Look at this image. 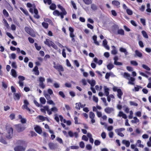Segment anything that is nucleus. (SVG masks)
<instances>
[{"instance_id": "f257e3e1", "label": "nucleus", "mask_w": 151, "mask_h": 151, "mask_svg": "<svg viewBox=\"0 0 151 151\" xmlns=\"http://www.w3.org/2000/svg\"><path fill=\"white\" fill-rule=\"evenodd\" d=\"M58 7L62 11V12H60L58 10H55L53 12V14L55 16H60L61 18L63 19L64 18V16L66 15L67 12L65 8L60 4L58 5Z\"/></svg>"}, {"instance_id": "f03ea898", "label": "nucleus", "mask_w": 151, "mask_h": 151, "mask_svg": "<svg viewBox=\"0 0 151 151\" xmlns=\"http://www.w3.org/2000/svg\"><path fill=\"white\" fill-rule=\"evenodd\" d=\"M27 6L28 8L32 7L34 9V12L35 14L34 15V17L37 19H38L40 18V16L38 14V12L37 9L36 8V5L35 4H32L30 3H28L27 4Z\"/></svg>"}, {"instance_id": "7ed1b4c3", "label": "nucleus", "mask_w": 151, "mask_h": 151, "mask_svg": "<svg viewBox=\"0 0 151 151\" xmlns=\"http://www.w3.org/2000/svg\"><path fill=\"white\" fill-rule=\"evenodd\" d=\"M6 129L7 130V134L6 136V138L9 139L12 137L13 134V129L9 125L6 126Z\"/></svg>"}, {"instance_id": "20e7f679", "label": "nucleus", "mask_w": 151, "mask_h": 151, "mask_svg": "<svg viewBox=\"0 0 151 151\" xmlns=\"http://www.w3.org/2000/svg\"><path fill=\"white\" fill-rule=\"evenodd\" d=\"M24 104L22 106V108L23 110L26 109L28 111L30 114H32L34 112V111L32 110L28 107V105L29 103L27 100H24Z\"/></svg>"}, {"instance_id": "39448f33", "label": "nucleus", "mask_w": 151, "mask_h": 151, "mask_svg": "<svg viewBox=\"0 0 151 151\" xmlns=\"http://www.w3.org/2000/svg\"><path fill=\"white\" fill-rule=\"evenodd\" d=\"M45 81V79L44 77H40L38 78V81L39 83V86L42 89H44L45 87V85L44 83Z\"/></svg>"}, {"instance_id": "423d86ee", "label": "nucleus", "mask_w": 151, "mask_h": 151, "mask_svg": "<svg viewBox=\"0 0 151 151\" xmlns=\"http://www.w3.org/2000/svg\"><path fill=\"white\" fill-rule=\"evenodd\" d=\"M69 30L70 32V36L71 38V41L73 42H75L76 41V40L74 38L75 37V35L74 34V29L73 28L69 27Z\"/></svg>"}, {"instance_id": "0eeeda50", "label": "nucleus", "mask_w": 151, "mask_h": 151, "mask_svg": "<svg viewBox=\"0 0 151 151\" xmlns=\"http://www.w3.org/2000/svg\"><path fill=\"white\" fill-rule=\"evenodd\" d=\"M15 126L16 130L18 132H20L23 131L25 128L24 125L21 124L15 125Z\"/></svg>"}, {"instance_id": "6e6552de", "label": "nucleus", "mask_w": 151, "mask_h": 151, "mask_svg": "<svg viewBox=\"0 0 151 151\" xmlns=\"http://www.w3.org/2000/svg\"><path fill=\"white\" fill-rule=\"evenodd\" d=\"M40 111L44 114H46V111H47L48 114L49 115H50L52 114V112H51V111H50V109H49V106H44L43 108H41L40 109Z\"/></svg>"}, {"instance_id": "1a4fd4ad", "label": "nucleus", "mask_w": 151, "mask_h": 151, "mask_svg": "<svg viewBox=\"0 0 151 151\" xmlns=\"http://www.w3.org/2000/svg\"><path fill=\"white\" fill-rule=\"evenodd\" d=\"M125 130V129L124 128L117 129L115 130V132L119 136L121 137H123L124 135L121 132Z\"/></svg>"}, {"instance_id": "9d476101", "label": "nucleus", "mask_w": 151, "mask_h": 151, "mask_svg": "<svg viewBox=\"0 0 151 151\" xmlns=\"http://www.w3.org/2000/svg\"><path fill=\"white\" fill-rule=\"evenodd\" d=\"M18 78L19 79L18 83L19 84L20 86L23 87L24 86V83L23 81L25 80V77L23 76H19L18 77Z\"/></svg>"}, {"instance_id": "9b49d317", "label": "nucleus", "mask_w": 151, "mask_h": 151, "mask_svg": "<svg viewBox=\"0 0 151 151\" xmlns=\"http://www.w3.org/2000/svg\"><path fill=\"white\" fill-rule=\"evenodd\" d=\"M53 64L54 65L53 67L57 70L59 72H63L64 71V69L62 65H56L55 63V62H54Z\"/></svg>"}, {"instance_id": "f8f14e48", "label": "nucleus", "mask_w": 151, "mask_h": 151, "mask_svg": "<svg viewBox=\"0 0 151 151\" xmlns=\"http://www.w3.org/2000/svg\"><path fill=\"white\" fill-rule=\"evenodd\" d=\"M26 146L23 147L21 145H18L16 146L14 148L15 151H25Z\"/></svg>"}, {"instance_id": "ddd939ff", "label": "nucleus", "mask_w": 151, "mask_h": 151, "mask_svg": "<svg viewBox=\"0 0 151 151\" xmlns=\"http://www.w3.org/2000/svg\"><path fill=\"white\" fill-rule=\"evenodd\" d=\"M4 134L0 132V142L4 144H7V143L5 140L3 138Z\"/></svg>"}, {"instance_id": "4468645a", "label": "nucleus", "mask_w": 151, "mask_h": 151, "mask_svg": "<svg viewBox=\"0 0 151 151\" xmlns=\"http://www.w3.org/2000/svg\"><path fill=\"white\" fill-rule=\"evenodd\" d=\"M34 129L35 131L39 134H40L42 133V129L40 126H37L35 127Z\"/></svg>"}, {"instance_id": "2eb2a0df", "label": "nucleus", "mask_w": 151, "mask_h": 151, "mask_svg": "<svg viewBox=\"0 0 151 151\" xmlns=\"http://www.w3.org/2000/svg\"><path fill=\"white\" fill-rule=\"evenodd\" d=\"M52 41L48 39H46L44 42L45 44L47 45L48 47H50V45Z\"/></svg>"}, {"instance_id": "dca6fc26", "label": "nucleus", "mask_w": 151, "mask_h": 151, "mask_svg": "<svg viewBox=\"0 0 151 151\" xmlns=\"http://www.w3.org/2000/svg\"><path fill=\"white\" fill-rule=\"evenodd\" d=\"M117 96L118 97L119 99H122V96L123 95V93L122 91L120 89H118V91H117Z\"/></svg>"}, {"instance_id": "f3484780", "label": "nucleus", "mask_w": 151, "mask_h": 151, "mask_svg": "<svg viewBox=\"0 0 151 151\" xmlns=\"http://www.w3.org/2000/svg\"><path fill=\"white\" fill-rule=\"evenodd\" d=\"M38 117L39 119L41 120V121L43 122L45 121V120L47 121H48L49 120L48 119L47 117H44L42 115H39L38 116Z\"/></svg>"}, {"instance_id": "a211bd4d", "label": "nucleus", "mask_w": 151, "mask_h": 151, "mask_svg": "<svg viewBox=\"0 0 151 151\" xmlns=\"http://www.w3.org/2000/svg\"><path fill=\"white\" fill-rule=\"evenodd\" d=\"M48 146L50 148L51 150H54L56 148L55 145L52 142L49 143Z\"/></svg>"}, {"instance_id": "6ab92c4d", "label": "nucleus", "mask_w": 151, "mask_h": 151, "mask_svg": "<svg viewBox=\"0 0 151 151\" xmlns=\"http://www.w3.org/2000/svg\"><path fill=\"white\" fill-rule=\"evenodd\" d=\"M104 111L107 114H110L113 111V109L111 108L107 107L105 109Z\"/></svg>"}, {"instance_id": "aec40b11", "label": "nucleus", "mask_w": 151, "mask_h": 151, "mask_svg": "<svg viewBox=\"0 0 151 151\" xmlns=\"http://www.w3.org/2000/svg\"><path fill=\"white\" fill-rule=\"evenodd\" d=\"M21 95L20 93H14V97L15 100H19L20 99Z\"/></svg>"}, {"instance_id": "412c9836", "label": "nucleus", "mask_w": 151, "mask_h": 151, "mask_svg": "<svg viewBox=\"0 0 151 151\" xmlns=\"http://www.w3.org/2000/svg\"><path fill=\"white\" fill-rule=\"evenodd\" d=\"M135 56H137L139 58H141L142 56V53L139 51L138 50H136L135 51Z\"/></svg>"}, {"instance_id": "4be33fe9", "label": "nucleus", "mask_w": 151, "mask_h": 151, "mask_svg": "<svg viewBox=\"0 0 151 151\" xmlns=\"http://www.w3.org/2000/svg\"><path fill=\"white\" fill-rule=\"evenodd\" d=\"M24 30L27 33L32 35H31L32 30L31 28L28 27H25L24 28Z\"/></svg>"}, {"instance_id": "5701e85b", "label": "nucleus", "mask_w": 151, "mask_h": 151, "mask_svg": "<svg viewBox=\"0 0 151 151\" xmlns=\"http://www.w3.org/2000/svg\"><path fill=\"white\" fill-rule=\"evenodd\" d=\"M93 40L94 41V43L97 45H99V44L98 41L97 40V37L96 35H93L92 37Z\"/></svg>"}, {"instance_id": "b1692460", "label": "nucleus", "mask_w": 151, "mask_h": 151, "mask_svg": "<svg viewBox=\"0 0 151 151\" xmlns=\"http://www.w3.org/2000/svg\"><path fill=\"white\" fill-rule=\"evenodd\" d=\"M33 70L35 72V74L36 75H38L39 74V72L38 70V68L37 66H35L33 68Z\"/></svg>"}, {"instance_id": "393cba45", "label": "nucleus", "mask_w": 151, "mask_h": 151, "mask_svg": "<svg viewBox=\"0 0 151 151\" xmlns=\"http://www.w3.org/2000/svg\"><path fill=\"white\" fill-rule=\"evenodd\" d=\"M18 118L19 119H21V122L22 124L25 123L26 122V119L25 118H22V116L21 115H19Z\"/></svg>"}, {"instance_id": "a878e982", "label": "nucleus", "mask_w": 151, "mask_h": 151, "mask_svg": "<svg viewBox=\"0 0 151 151\" xmlns=\"http://www.w3.org/2000/svg\"><path fill=\"white\" fill-rule=\"evenodd\" d=\"M88 82L91 85V87H93L96 84L95 81L94 80L89 81Z\"/></svg>"}, {"instance_id": "bb28decb", "label": "nucleus", "mask_w": 151, "mask_h": 151, "mask_svg": "<svg viewBox=\"0 0 151 151\" xmlns=\"http://www.w3.org/2000/svg\"><path fill=\"white\" fill-rule=\"evenodd\" d=\"M3 22L4 24V26L6 27L7 29H9V25L6 20L5 19H3Z\"/></svg>"}, {"instance_id": "cd10ccee", "label": "nucleus", "mask_w": 151, "mask_h": 151, "mask_svg": "<svg viewBox=\"0 0 151 151\" xmlns=\"http://www.w3.org/2000/svg\"><path fill=\"white\" fill-rule=\"evenodd\" d=\"M134 81L135 78L133 77H131L130 78V81H129L128 82V84L132 85H134V83L133 82Z\"/></svg>"}, {"instance_id": "c85d7f7f", "label": "nucleus", "mask_w": 151, "mask_h": 151, "mask_svg": "<svg viewBox=\"0 0 151 151\" xmlns=\"http://www.w3.org/2000/svg\"><path fill=\"white\" fill-rule=\"evenodd\" d=\"M112 48L113 49L111 51V54L114 55L116 54L117 53V51L115 47L114 46H113Z\"/></svg>"}, {"instance_id": "c756f323", "label": "nucleus", "mask_w": 151, "mask_h": 151, "mask_svg": "<svg viewBox=\"0 0 151 151\" xmlns=\"http://www.w3.org/2000/svg\"><path fill=\"white\" fill-rule=\"evenodd\" d=\"M112 4L115 6H118L120 4V2L117 0H114L112 1Z\"/></svg>"}, {"instance_id": "7c9ffc66", "label": "nucleus", "mask_w": 151, "mask_h": 151, "mask_svg": "<svg viewBox=\"0 0 151 151\" xmlns=\"http://www.w3.org/2000/svg\"><path fill=\"white\" fill-rule=\"evenodd\" d=\"M11 75L14 77L17 76V74L15 70L14 69H12L11 70Z\"/></svg>"}, {"instance_id": "2f4dec72", "label": "nucleus", "mask_w": 151, "mask_h": 151, "mask_svg": "<svg viewBox=\"0 0 151 151\" xmlns=\"http://www.w3.org/2000/svg\"><path fill=\"white\" fill-rule=\"evenodd\" d=\"M20 9L26 16H29V13L26 10L24 9L23 8L21 7L20 8Z\"/></svg>"}, {"instance_id": "473e14b6", "label": "nucleus", "mask_w": 151, "mask_h": 151, "mask_svg": "<svg viewBox=\"0 0 151 151\" xmlns=\"http://www.w3.org/2000/svg\"><path fill=\"white\" fill-rule=\"evenodd\" d=\"M122 143L124 144H125L126 147H129L130 145V142L128 141L125 140H123L122 141Z\"/></svg>"}, {"instance_id": "72a5a7b5", "label": "nucleus", "mask_w": 151, "mask_h": 151, "mask_svg": "<svg viewBox=\"0 0 151 151\" xmlns=\"http://www.w3.org/2000/svg\"><path fill=\"white\" fill-rule=\"evenodd\" d=\"M117 33L118 34H119L121 35H124V31L122 29H119L117 31Z\"/></svg>"}, {"instance_id": "f704fd0d", "label": "nucleus", "mask_w": 151, "mask_h": 151, "mask_svg": "<svg viewBox=\"0 0 151 151\" xmlns=\"http://www.w3.org/2000/svg\"><path fill=\"white\" fill-rule=\"evenodd\" d=\"M50 111L52 112V111L55 113L56 112L58 111V109L55 106H54L52 108L50 109Z\"/></svg>"}, {"instance_id": "c9c22d12", "label": "nucleus", "mask_w": 151, "mask_h": 151, "mask_svg": "<svg viewBox=\"0 0 151 151\" xmlns=\"http://www.w3.org/2000/svg\"><path fill=\"white\" fill-rule=\"evenodd\" d=\"M3 13L4 15L6 17H8L9 16V14L8 12L5 9H3Z\"/></svg>"}, {"instance_id": "e433bc0d", "label": "nucleus", "mask_w": 151, "mask_h": 151, "mask_svg": "<svg viewBox=\"0 0 151 151\" xmlns=\"http://www.w3.org/2000/svg\"><path fill=\"white\" fill-rule=\"evenodd\" d=\"M56 7V5L52 3L50 6V9L53 10H55Z\"/></svg>"}, {"instance_id": "4c0bfd02", "label": "nucleus", "mask_w": 151, "mask_h": 151, "mask_svg": "<svg viewBox=\"0 0 151 151\" xmlns=\"http://www.w3.org/2000/svg\"><path fill=\"white\" fill-rule=\"evenodd\" d=\"M81 104L80 103H77L76 104L75 108L78 110H79L80 109V107L81 106Z\"/></svg>"}, {"instance_id": "58836bf2", "label": "nucleus", "mask_w": 151, "mask_h": 151, "mask_svg": "<svg viewBox=\"0 0 151 151\" xmlns=\"http://www.w3.org/2000/svg\"><path fill=\"white\" fill-rule=\"evenodd\" d=\"M142 33L143 35V37L146 38H148V35H147L146 32L144 31L143 30L142 31Z\"/></svg>"}, {"instance_id": "ea45409f", "label": "nucleus", "mask_w": 151, "mask_h": 151, "mask_svg": "<svg viewBox=\"0 0 151 151\" xmlns=\"http://www.w3.org/2000/svg\"><path fill=\"white\" fill-rule=\"evenodd\" d=\"M124 77L125 78H127L128 80H129V78L130 77V75L128 73L125 72L124 74Z\"/></svg>"}, {"instance_id": "a19ab883", "label": "nucleus", "mask_w": 151, "mask_h": 151, "mask_svg": "<svg viewBox=\"0 0 151 151\" xmlns=\"http://www.w3.org/2000/svg\"><path fill=\"white\" fill-rule=\"evenodd\" d=\"M91 8L94 11L96 10L97 9L96 6L94 4H91Z\"/></svg>"}, {"instance_id": "79ce46f5", "label": "nucleus", "mask_w": 151, "mask_h": 151, "mask_svg": "<svg viewBox=\"0 0 151 151\" xmlns=\"http://www.w3.org/2000/svg\"><path fill=\"white\" fill-rule=\"evenodd\" d=\"M40 101L41 103L42 104H44L46 103V100L44 97H40Z\"/></svg>"}, {"instance_id": "37998d69", "label": "nucleus", "mask_w": 151, "mask_h": 151, "mask_svg": "<svg viewBox=\"0 0 151 151\" xmlns=\"http://www.w3.org/2000/svg\"><path fill=\"white\" fill-rule=\"evenodd\" d=\"M85 4L87 5H89L92 3L91 0H83Z\"/></svg>"}, {"instance_id": "c03bdc74", "label": "nucleus", "mask_w": 151, "mask_h": 151, "mask_svg": "<svg viewBox=\"0 0 151 151\" xmlns=\"http://www.w3.org/2000/svg\"><path fill=\"white\" fill-rule=\"evenodd\" d=\"M55 50H57L58 49L57 46L52 41L50 45Z\"/></svg>"}, {"instance_id": "a18cd8bd", "label": "nucleus", "mask_w": 151, "mask_h": 151, "mask_svg": "<svg viewBox=\"0 0 151 151\" xmlns=\"http://www.w3.org/2000/svg\"><path fill=\"white\" fill-rule=\"evenodd\" d=\"M142 66L143 68L147 70L150 71V68L145 65L143 64Z\"/></svg>"}, {"instance_id": "49530a36", "label": "nucleus", "mask_w": 151, "mask_h": 151, "mask_svg": "<svg viewBox=\"0 0 151 151\" xmlns=\"http://www.w3.org/2000/svg\"><path fill=\"white\" fill-rule=\"evenodd\" d=\"M109 89L108 88H106L105 87L104 88L105 93L106 96H108L109 95Z\"/></svg>"}, {"instance_id": "de8ad7c7", "label": "nucleus", "mask_w": 151, "mask_h": 151, "mask_svg": "<svg viewBox=\"0 0 151 151\" xmlns=\"http://www.w3.org/2000/svg\"><path fill=\"white\" fill-rule=\"evenodd\" d=\"M17 144L22 145L24 144L25 142L22 140H18L17 141Z\"/></svg>"}, {"instance_id": "09e8293b", "label": "nucleus", "mask_w": 151, "mask_h": 151, "mask_svg": "<svg viewBox=\"0 0 151 151\" xmlns=\"http://www.w3.org/2000/svg\"><path fill=\"white\" fill-rule=\"evenodd\" d=\"M42 25L45 29L47 28L48 27V24L45 22H43L42 23Z\"/></svg>"}, {"instance_id": "8fccbe9b", "label": "nucleus", "mask_w": 151, "mask_h": 151, "mask_svg": "<svg viewBox=\"0 0 151 151\" xmlns=\"http://www.w3.org/2000/svg\"><path fill=\"white\" fill-rule=\"evenodd\" d=\"M114 67V65L111 64H109L107 65V68L109 70H111Z\"/></svg>"}, {"instance_id": "3c124183", "label": "nucleus", "mask_w": 151, "mask_h": 151, "mask_svg": "<svg viewBox=\"0 0 151 151\" xmlns=\"http://www.w3.org/2000/svg\"><path fill=\"white\" fill-rule=\"evenodd\" d=\"M95 115L92 112H89V117L90 118H94Z\"/></svg>"}, {"instance_id": "603ef678", "label": "nucleus", "mask_w": 151, "mask_h": 151, "mask_svg": "<svg viewBox=\"0 0 151 151\" xmlns=\"http://www.w3.org/2000/svg\"><path fill=\"white\" fill-rule=\"evenodd\" d=\"M131 64L134 66H137L138 65L137 63L135 61L132 60L130 61Z\"/></svg>"}, {"instance_id": "864d4df0", "label": "nucleus", "mask_w": 151, "mask_h": 151, "mask_svg": "<svg viewBox=\"0 0 151 151\" xmlns=\"http://www.w3.org/2000/svg\"><path fill=\"white\" fill-rule=\"evenodd\" d=\"M34 45L35 47L37 50H40L41 47L40 46H38L37 43H35Z\"/></svg>"}, {"instance_id": "5fc2aeb1", "label": "nucleus", "mask_w": 151, "mask_h": 151, "mask_svg": "<svg viewBox=\"0 0 151 151\" xmlns=\"http://www.w3.org/2000/svg\"><path fill=\"white\" fill-rule=\"evenodd\" d=\"M126 11L127 14L129 15H131L133 14L132 11L129 9H127L126 10Z\"/></svg>"}, {"instance_id": "6e6d98bb", "label": "nucleus", "mask_w": 151, "mask_h": 151, "mask_svg": "<svg viewBox=\"0 0 151 151\" xmlns=\"http://www.w3.org/2000/svg\"><path fill=\"white\" fill-rule=\"evenodd\" d=\"M101 144V142L98 140H95L94 141V144L96 146L99 145Z\"/></svg>"}, {"instance_id": "4d7b16f0", "label": "nucleus", "mask_w": 151, "mask_h": 151, "mask_svg": "<svg viewBox=\"0 0 151 151\" xmlns=\"http://www.w3.org/2000/svg\"><path fill=\"white\" fill-rule=\"evenodd\" d=\"M79 146L81 148H83L85 147V144L84 142L83 141L79 143Z\"/></svg>"}, {"instance_id": "13d9d810", "label": "nucleus", "mask_w": 151, "mask_h": 151, "mask_svg": "<svg viewBox=\"0 0 151 151\" xmlns=\"http://www.w3.org/2000/svg\"><path fill=\"white\" fill-rule=\"evenodd\" d=\"M56 140L60 144H62L63 143V141L62 139L59 137H57Z\"/></svg>"}, {"instance_id": "bf43d9fd", "label": "nucleus", "mask_w": 151, "mask_h": 151, "mask_svg": "<svg viewBox=\"0 0 151 151\" xmlns=\"http://www.w3.org/2000/svg\"><path fill=\"white\" fill-rule=\"evenodd\" d=\"M95 87L96 90L97 91H101L102 88V87L101 86L99 87L98 85H96Z\"/></svg>"}, {"instance_id": "052dcab7", "label": "nucleus", "mask_w": 151, "mask_h": 151, "mask_svg": "<svg viewBox=\"0 0 151 151\" xmlns=\"http://www.w3.org/2000/svg\"><path fill=\"white\" fill-rule=\"evenodd\" d=\"M131 106H138V104L134 101H130L129 102Z\"/></svg>"}, {"instance_id": "680f3d73", "label": "nucleus", "mask_w": 151, "mask_h": 151, "mask_svg": "<svg viewBox=\"0 0 151 151\" xmlns=\"http://www.w3.org/2000/svg\"><path fill=\"white\" fill-rule=\"evenodd\" d=\"M59 94L63 98H65V96L63 93V92L62 91H60L59 92Z\"/></svg>"}, {"instance_id": "e2e57ef3", "label": "nucleus", "mask_w": 151, "mask_h": 151, "mask_svg": "<svg viewBox=\"0 0 151 151\" xmlns=\"http://www.w3.org/2000/svg\"><path fill=\"white\" fill-rule=\"evenodd\" d=\"M9 117L11 120H13L15 118V114L14 113L11 114L9 116Z\"/></svg>"}, {"instance_id": "0e129e2a", "label": "nucleus", "mask_w": 151, "mask_h": 151, "mask_svg": "<svg viewBox=\"0 0 151 151\" xmlns=\"http://www.w3.org/2000/svg\"><path fill=\"white\" fill-rule=\"evenodd\" d=\"M137 86V87H135L134 88L135 91H138L140 88H142V87L139 86Z\"/></svg>"}, {"instance_id": "69168bd1", "label": "nucleus", "mask_w": 151, "mask_h": 151, "mask_svg": "<svg viewBox=\"0 0 151 151\" xmlns=\"http://www.w3.org/2000/svg\"><path fill=\"white\" fill-rule=\"evenodd\" d=\"M71 4L73 6V8H74V9L76 10L77 9V8L76 7V4L73 1H71Z\"/></svg>"}, {"instance_id": "338daca9", "label": "nucleus", "mask_w": 151, "mask_h": 151, "mask_svg": "<svg viewBox=\"0 0 151 151\" xmlns=\"http://www.w3.org/2000/svg\"><path fill=\"white\" fill-rule=\"evenodd\" d=\"M12 68L16 69L17 68V66L16 63L15 62H13L12 63Z\"/></svg>"}, {"instance_id": "774afa93", "label": "nucleus", "mask_w": 151, "mask_h": 151, "mask_svg": "<svg viewBox=\"0 0 151 151\" xmlns=\"http://www.w3.org/2000/svg\"><path fill=\"white\" fill-rule=\"evenodd\" d=\"M86 148L87 150H91L92 149L91 146L89 144L87 145H86Z\"/></svg>"}]
</instances>
